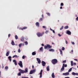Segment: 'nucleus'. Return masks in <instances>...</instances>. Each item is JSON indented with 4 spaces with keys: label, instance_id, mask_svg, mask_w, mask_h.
Instances as JSON below:
<instances>
[{
    "label": "nucleus",
    "instance_id": "obj_5",
    "mask_svg": "<svg viewBox=\"0 0 78 78\" xmlns=\"http://www.w3.org/2000/svg\"><path fill=\"white\" fill-rule=\"evenodd\" d=\"M17 28L19 29V30H25V29H27V27H24L23 28H21L19 27V26Z\"/></svg>",
    "mask_w": 78,
    "mask_h": 78
},
{
    "label": "nucleus",
    "instance_id": "obj_1",
    "mask_svg": "<svg viewBox=\"0 0 78 78\" xmlns=\"http://www.w3.org/2000/svg\"><path fill=\"white\" fill-rule=\"evenodd\" d=\"M52 63L53 64H56L58 62V60L56 59H53L52 60Z\"/></svg>",
    "mask_w": 78,
    "mask_h": 78
},
{
    "label": "nucleus",
    "instance_id": "obj_40",
    "mask_svg": "<svg viewBox=\"0 0 78 78\" xmlns=\"http://www.w3.org/2000/svg\"><path fill=\"white\" fill-rule=\"evenodd\" d=\"M60 6H64V4L63 3H61V4H60Z\"/></svg>",
    "mask_w": 78,
    "mask_h": 78
},
{
    "label": "nucleus",
    "instance_id": "obj_64",
    "mask_svg": "<svg viewBox=\"0 0 78 78\" xmlns=\"http://www.w3.org/2000/svg\"><path fill=\"white\" fill-rule=\"evenodd\" d=\"M22 78H25V77H22Z\"/></svg>",
    "mask_w": 78,
    "mask_h": 78
},
{
    "label": "nucleus",
    "instance_id": "obj_27",
    "mask_svg": "<svg viewBox=\"0 0 78 78\" xmlns=\"http://www.w3.org/2000/svg\"><path fill=\"white\" fill-rule=\"evenodd\" d=\"M71 66H73V61H71Z\"/></svg>",
    "mask_w": 78,
    "mask_h": 78
},
{
    "label": "nucleus",
    "instance_id": "obj_30",
    "mask_svg": "<svg viewBox=\"0 0 78 78\" xmlns=\"http://www.w3.org/2000/svg\"><path fill=\"white\" fill-rule=\"evenodd\" d=\"M21 41H24V38L23 37H22L21 39Z\"/></svg>",
    "mask_w": 78,
    "mask_h": 78
},
{
    "label": "nucleus",
    "instance_id": "obj_44",
    "mask_svg": "<svg viewBox=\"0 0 78 78\" xmlns=\"http://www.w3.org/2000/svg\"><path fill=\"white\" fill-rule=\"evenodd\" d=\"M62 50H65V48H64V47H63L62 48Z\"/></svg>",
    "mask_w": 78,
    "mask_h": 78
},
{
    "label": "nucleus",
    "instance_id": "obj_6",
    "mask_svg": "<svg viewBox=\"0 0 78 78\" xmlns=\"http://www.w3.org/2000/svg\"><path fill=\"white\" fill-rule=\"evenodd\" d=\"M19 71H20V72L21 73H25V70L21 69H19Z\"/></svg>",
    "mask_w": 78,
    "mask_h": 78
},
{
    "label": "nucleus",
    "instance_id": "obj_58",
    "mask_svg": "<svg viewBox=\"0 0 78 78\" xmlns=\"http://www.w3.org/2000/svg\"><path fill=\"white\" fill-rule=\"evenodd\" d=\"M42 17H43V18H44V15H42Z\"/></svg>",
    "mask_w": 78,
    "mask_h": 78
},
{
    "label": "nucleus",
    "instance_id": "obj_35",
    "mask_svg": "<svg viewBox=\"0 0 78 78\" xmlns=\"http://www.w3.org/2000/svg\"><path fill=\"white\" fill-rule=\"evenodd\" d=\"M69 28V26H67L64 27V28L65 29H67V28Z\"/></svg>",
    "mask_w": 78,
    "mask_h": 78
},
{
    "label": "nucleus",
    "instance_id": "obj_45",
    "mask_svg": "<svg viewBox=\"0 0 78 78\" xmlns=\"http://www.w3.org/2000/svg\"><path fill=\"white\" fill-rule=\"evenodd\" d=\"M48 30H46L45 32L46 34H48Z\"/></svg>",
    "mask_w": 78,
    "mask_h": 78
},
{
    "label": "nucleus",
    "instance_id": "obj_2",
    "mask_svg": "<svg viewBox=\"0 0 78 78\" xmlns=\"http://www.w3.org/2000/svg\"><path fill=\"white\" fill-rule=\"evenodd\" d=\"M44 34V32H43L42 34L40 32H38L37 34L38 36V37H41L42 36H43V34Z\"/></svg>",
    "mask_w": 78,
    "mask_h": 78
},
{
    "label": "nucleus",
    "instance_id": "obj_13",
    "mask_svg": "<svg viewBox=\"0 0 78 78\" xmlns=\"http://www.w3.org/2000/svg\"><path fill=\"white\" fill-rule=\"evenodd\" d=\"M42 63L43 66H45V65L46 64V63H45V62H44V61H42Z\"/></svg>",
    "mask_w": 78,
    "mask_h": 78
},
{
    "label": "nucleus",
    "instance_id": "obj_28",
    "mask_svg": "<svg viewBox=\"0 0 78 78\" xmlns=\"http://www.w3.org/2000/svg\"><path fill=\"white\" fill-rule=\"evenodd\" d=\"M11 44L12 45H15V44L14 43V41H12Z\"/></svg>",
    "mask_w": 78,
    "mask_h": 78
},
{
    "label": "nucleus",
    "instance_id": "obj_55",
    "mask_svg": "<svg viewBox=\"0 0 78 78\" xmlns=\"http://www.w3.org/2000/svg\"><path fill=\"white\" fill-rule=\"evenodd\" d=\"M34 66L33 65L32 66V69H34Z\"/></svg>",
    "mask_w": 78,
    "mask_h": 78
},
{
    "label": "nucleus",
    "instance_id": "obj_23",
    "mask_svg": "<svg viewBox=\"0 0 78 78\" xmlns=\"http://www.w3.org/2000/svg\"><path fill=\"white\" fill-rule=\"evenodd\" d=\"M40 50L41 51H44V50H43V47H41L40 48Z\"/></svg>",
    "mask_w": 78,
    "mask_h": 78
},
{
    "label": "nucleus",
    "instance_id": "obj_8",
    "mask_svg": "<svg viewBox=\"0 0 78 78\" xmlns=\"http://www.w3.org/2000/svg\"><path fill=\"white\" fill-rule=\"evenodd\" d=\"M42 71H43V70H41V72L40 73V78H42Z\"/></svg>",
    "mask_w": 78,
    "mask_h": 78
},
{
    "label": "nucleus",
    "instance_id": "obj_42",
    "mask_svg": "<svg viewBox=\"0 0 78 78\" xmlns=\"http://www.w3.org/2000/svg\"><path fill=\"white\" fill-rule=\"evenodd\" d=\"M44 48L45 49H46V48H47V46L45 45L44 46Z\"/></svg>",
    "mask_w": 78,
    "mask_h": 78
},
{
    "label": "nucleus",
    "instance_id": "obj_33",
    "mask_svg": "<svg viewBox=\"0 0 78 78\" xmlns=\"http://www.w3.org/2000/svg\"><path fill=\"white\" fill-rule=\"evenodd\" d=\"M64 65V67H67V64H63V66Z\"/></svg>",
    "mask_w": 78,
    "mask_h": 78
},
{
    "label": "nucleus",
    "instance_id": "obj_14",
    "mask_svg": "<svg viewBox=\"0 0 78 78\" xmlns=\"http://www.w3.org/2000/svg\"><path fill=\"white\" fill-rule=\"evenodd\" d=\"M10 52L9 51H8L7 52L6 54V56H9V55Z\"/></svg>",
    "mask_w": 78,
    "mask_h": 78
},
{
    "label": "nucleus",
    "instance_id": "obj_3",
    "mask_svg": "<svg viewBox=\"0 0 78 78\" xmlns=\"http://www.w3.org/2000/svg\"><path fill=\"white\" fill-rule=\"evenodd\" d=\"M36 69H35L33 70H31L30 71L29 74H33V73H35L36 72Z\"/></svg>",
    "mask_w": 78,
    "mask_h": 78
},
{
    "label": "nucleus",
    "instance_id": "obj_36",
    "mask_svg": "<svg viewBox=\"0 0 78 78\" xmlns=\"http://www.w3.org/2000/svg\"><path fill=\"white\" fill-rule=\"evenodd\" d=\"M15 37L16 39H18V37L17 35H15Z\"/></svg>",
    "mask_w": 78,
    "mask_h": 78
},
{
    "label": "nucleus",
    "instance_id": "obj_25",
    "mask_svg": "<svg viewBox=\"0 0 78 78\" xmlns=\"http://www.w3.org/2000/svg\"><path fill=\"white\" fill-rule=\"evenodd\" d=\"M5 71H7V70H8V66H5Z\"/></svg>",
    "mask_w": 78,
    "mask_h": 78
},
{
    "label": "nucleus",
    "instance_id": "obj_16",
    "mask_svg": "<svg viewBox=\"0 0 78 78\" xmlns=\"http://www.w3.org/2000/svg\"><path fill=\"white\" fill-rule=\"evenodd\" d=\"M67 33L68 34H69V35H70V34H71V32H70L69 30H67Z\"/></svg>",
    "mask_w": 78,
    "mask_h": 78
},
{
    "label": "nucleus",
    "instance_id": "obj_34",
    "mask_svg": "<svg viewBox=\"0 0 78 78\" xmlns=\"http://www.w3.org/2000/svg\"><path fill=\"white\" fill-rule=\"evenodd\" d=\"M17 75L18 76H21V73L20 72L19 73H18L17 74Z\"/></svg>",
    "mask_w": 78,
    "mask_h": 78
},
{
    "label": "nucleus",
    "instance_id": "obj_20",
    "mask_svg": "<svg viewBox=\"0 0 78 78\" xmlns=\"http://www.w3.org/2000/svg\"><path fill=\"white\" fill-rule=\"evenodd\" d=\"M36 51L33 52L32 53V55H33V56L34 55H36Z\"/></svg>",
    "mask_w": 78,
    "mask_h": 78
},
{
    "label": "nucleus",
    "instance_id": "obj_32",
    "mask_svg": "<svg viewBox=\"0 0 78 78\" xmlns=\"http://www.w3.org/2000/svg\"><path fill=\"white\" fill-rule=\"evenodd\" d=\"M50 30L52 31L53 33H54V34L55 33V30H52L51 28H50Z\"/></svg>",
    "mask_w": 78,
    "mask_h": 78
},
{
    "label": "nucleus",
    "instance_id": "obj_31",
    "mask_svg": "<svg viewBox=\"0 0 78 78\" xmlns=\"http://www.w3.org/2000/svg\"><path fill=\"white\" fill-rule=\"evenodd\" d=\"M73 67H72L70 69H69L68 71V72H70L72 71Z\"/></svg>",
    "mask_w": 78,
    "mask_h": 78
},
{
    "label": "nucleus",
    "instance_id": "obj_19",
    "mask_svg": "<svg viewBox=\"0 0 78 78\" xmlns=\"http://www.w3.org/2000/svg\"><path fill=\"white\" fill-rule=\"evenodd\" d=\"M51 76L53 78H55V74H54V73H53L51 74Z\"/></svg>",
    "mask_w": 78,
    "mask_h": 78
},
{
    "label": "nucleus",
    "instance_id": "obj_39",
    "mask_svg": "<svg viewBox=\"0 0 78 78\" xmlns=\"http://www.w3.org/2000/svg\"><path fill=\"white\" fill-rule=\"evenodd\" d=\"M64 28V26H62V27L60 29V30H62L63 29V28Z\"/></svg>",
    "mask_w": 78,
    "mask_h": 78
},
{
    "label": "nucleus",
    "instance_id": "obj_61",
    "mask_svg": "<svg viewBox=\"0 0 78 78\" xmlns=\"http://www.w3.org/2000/svg\"><path fill=\"white\" fill-rule=\"evenodd\" d=\"M74 65L75 66V65H76V63H74Z\"/></svg>",
    "mask_w": 78,
    "mask_h": 78
},
{
    "label": "nucleus",
    "instance_id": "obj_50",
    "mask_svg": "<svg viewBox=\"0 0 78 78\" xmlns=\"http://www.w3.org/2000/svg\"><path fill=\"white\" fill-rule=\"evenodd\" d=\"M66 44H68V41H66Z\"/></svg>",
    "mask_w": 78,
    "mask_h": 78
},
{
    "label": "nucleus",
    "instance_id": "obj_63",
    "mask_svg": "<svg viewBox=\"0 0 78 78\" xmlns=\"http://www.w3.org/2000/svg\"><path fill=\"white\" fill-rule=\"evenodd\" d=\"M52 45H54V43L52 42Z\"/></svg>",
    "mask_w": 78,
    "mask_h": 78
},
{
    "label": "nucleus",
    "instance_id": "obj_12",
    "mask_svg": "<svg viewBox=\"0 0 78 78\" xmlns=\"http://www.w3.org/2000/svg\"><path fill=\"white\" fill-rule=\"evenodd\" d=\"M28 68H26L25 69V70H24V72L25 73H27L28 72Z\"/></svg>",
    "mask_w": 78,
    "mask_h": 78
},
{
    "label": "nucleus",
    "instance_id": "obj_62",
    "mask_svg": "<svg viewBox=\"0 0 78 78\" xmlns=\"http://www.w3.org/2000/svg\"><path fill=\"white\" fill-rule=\"evenodd\" d=\"M65 78H70V77H65Z\"/></svg>",
    "mask_w": 78,
    "mask_h": 78
},
{
    "label": "nucleus",
    "instance_id": "obj_56",
    "mask_svg": "<svg viewBox=\"0 0 78 78\" xmlns=\"http://www.w3.org/2000/svg\"><path fill=\"white\" fill-rule=\"evenodd\" d=\"M74 60H75V61H77V59H74Z\"/></svg>",
    "mask_w": 78,
    "mask_h": 78
},
{
    "label": "nucleus",
    "instance_id": "obj_46",
    "mask_svg": "<svg viewBox=\"0 0 78 78\" xmlns=\"http://www.w3.org/2000/svg\"><path fill=\"white\" fill-rule=\"evenodd\" d=\"M58 36H59V37H61V36H62V35H61L59 34H58Z\"/></svg>",
    "mask_w": 78,
    "mask_h": 78
},
{
    "label": "nucleus",
    "instance_id": "obj_43",
    "mask_svg": "<svg viewBox=\"0 0 78 78\" xmlns=\"http://www.w3.org/2000/svg\"><path fill=\"white\" fill-rule=\"evenodd\" d=\"M46 14H47L48 15V16H50V14L49 13H47Z\"/></svg>",
    "mask_w": 78,
    "mask_h": 78
},
{
    "label": "nucleus",
    "instance_id": "obj_49",
    "mask_svg": "<svg viewBox=\"0 0 78 78\" xmlns=\"http://www.w3.org/2000/svg\"><path fill=\"white\" fill-rule=\"evenodd\" d=\"M71 43L72 44H73V45L75 44V43H74V42H72Z\"/></svg>",
    "mask_w": 78,
    "mask_h": 78
},
{
    "label": "nucleus",
    "instance_id": "obj_21",
    "mask_svg": "<svg viewBox=\"0 0 78 78\" xmlns=\"http://www.w3.org/2000/svg\"><path fill=\"white\" fill-rule=\"evenodd\" d=\"M49 51H53L54 52L55 51V50L53 49H51L49 50Z\"/></svg>",
    "mask_w": 78,
    "mask_h": 78
},
{
    "label": "nucleus",
    "instance_id": "obj_47",
    "mask_svg": "<svg viewBox=\"0 0 78 78\" xmlns=\"http://www.w3.org/2000/svg\"><path fill=\"white\" fill-rule=\"evenodd\" d=\"M26 45H28V42H27V41H26L25 42Z\"/></svg>",
    "mask_w": 78,
    "mask_h": 78
},
{
    "label": "nucleus",
    "instance_id": "obj_54",
    "mask_svg": "<svg viewBox=\"0 0 78 78\" xmlns=\"http://www.w3.org/2000/svg\"><path fill=\"white\" fill-rule=\"evenodd\" d=\"M40 20H43V19H42V18H40Z\"/></svg>",
    "mask_w": 78,
    "mask_h": 78
},
{
    "label": "nucleus",
    "instance_id": "obj_52",
    "mask_svg": "<svg viewBox=\"0 0 78 78\" xmlns=\"http://www.w3.org/2000/svg\"><path fill=\"white\" fill-rule=\"evenodd\" d=\"M76 20H77V21H78V17H77L76 18Z\"/></svg>",
    "mask_w": 78,
    "mask_h": 78
},
{
    "label": "nucleus",
    "instance_id": "obj_26",
    "mask_svg": "<svg viewBox=\"0 0 78 78\" xmlns=\"http://www.w3.org/2000/svg\"><path fill=\"white\" fill-rule=\"evenodd\" d=\"M59 51L60 52V54L62 55V50H61V49H59Z\"/></svg>",
    "mask_w": 78,
    "mask_h": 78
},
{
    "label": "nucleus",
    "instance_id": "obj_11",
    "mask_svg": "<svg viewBox=\"0 0 78 78\" xmlns=\"http://www.w3.org/2000/svg\"><path fill=\"white\" fill-rule=\"evenodd\" d=\"M35 25L37 27H39V23L38 22H37L35 23Z\"/></svg>",
    "mask_w": 78,
    "mask_h": 78
},
{
    "label": "nucleus",
    "instance_id": "obj_48",
    "mask_svg": "<svg viewBox=\"0 0 78 78\" xmlns=\"http://www.w3.org/2000/svg\"><path fill=\"white\" fill-rule=\"evenodd\" d=\"M66 60H65L63 62V63H66Z\"/></svg>",
    "mask_w": 78,
    "mask_h": 78
},
{
    "label": "nucleus",
    "instance_id": "obj_38",
    "mask_svg": "<svg viewBox=\"0 0 78 78\" xmlns=\"http://www.w3.org/2000/svg\"><path fill=\"white\" fill-rule=\"evenodd\" d=\"M20 48L18 50V53H20V51H21L20 50Z\"/></svg>",
    "mask_w": 78,
    "mask_h": 78
},
{
    "label": "nucleus",
    "instance_id": "obj_17",
    "mask_svg": "<svg viewBox=\"0 0 78 78\" xmlns=\"http://www.w3.org/2000/svg\"><path fill=\"white\" fill-rule=\"evenodd\" d=\"M22 45H23V46H24V44H22V43H20V44H19V46L20 48V47H21Z\"/></svg>",
    "mask_w": 78,
    "mask_h": 78
},
{
    "label": "nucleus",
    "instance_id": "obj_7",
    "mask_svg": "<svg viewBox=\"0 0 78 78\" xmlns=\"http://www.w3.org/2000/svg\"><path fill=\"white\" fill-rule=\"evenodd\" d=\"M69 75V72H67L66 73H63L62 74L63 75H65V76H67V75Z\"/></svg>",
    "mask_w": 78,
    "mask_h": 78
},
{
    "label": "nucleus",
    "instance_id": "obj_37",
    "mask_svg": "<svg viewBox=\"0 0 78 78\" xmlns=\"http://www.w3.org/2000/svg\"><path fill=\"white\" fill-rule=\"evenodd\" d=\"M76 73L73 72L72 73V74L73 75H75Z\"/></svg>",
    "mask_w": 78,
    "mask_h": 78
},
{
    "label": "nucleus",
    "instance_id": "obj_59",
    "mask_svg": "<svg viewBox=\"0 0 78 78\" xmlns=\"http://www.w3.org/2000/svg\"><path fill=\"white\" fill-rule=\"evenodd\" d=\"M41 45H42V46H44V44H41Z\"/></svg>",
    "mask_w": 78,
    "mask_h": 78
},
{
    "label": "nucleus",
    "instance_id": "obj_29",
    "mask_svg": "<svg viewBox=\"0 0 78 78\" xmlns=\"http://www.w3.org/2000/svg\"><path fill=\"white\" fill-rule=\"evenodd\" d=\"M14 57L16 58H18V56H17V55H14L13 56H12V58H14Z\"/></svg>",
    "mask_w": 78,
    "mask_h": 78
},
{
    "label": "nucleus",
    "instance_id": "obj_53",
    "mask_svg": "<svg viewBox=\"0 0 78 78\" xmlns=\"http://www.w3.org/2000/svg\"><path fill=\"white\" fill-rule=\"evenodd\" d=\"M75 75H77V76H78V73H76Z\"/></svg>",
    "mask_w": 78,
    "mask_h": 78
},
{
    "label": "nucleus",
    "instance_id": "obj_57",
    "mask_svg": "<svg viewBox=\"0 0 78 78\" xmlns=\"http://www.w3.org/2000/svg\"><path fill=\"white\" fill-rule=\"evenodd\" d=\"M43 28H45V26H43Z\"/></svg>",
    "mask_w": 78,
    "mask_h": 78
},
{
    "label": "nucleus",
    "instance_id": "obj_41",
    "mask_svg": "<svg viewBox=\"0 0 78 78\" xmlns=\"http://www.w3.org/2000/svg\"><path fill=\"white\" fill-rule=\"evenodd\" d=\"M22 58L23 59H24V58H26V56H25V55H23L22 56Z\"/></svg>",
    "mask_w": 78,
    "mask_h": 78
},
{
    "label": "nucleus",
    "instance_id": "obj_18",
    "mask_svg": "<svg viewBox=\"0 0 78 78\" xmlns=\"http://www.w3.org/2000/svg\"><path fill=\"white\" fill-rule=\"evenodd\" d=\"M64 65L62 66V67L61 69L62 71H64Z\"/></svg>",
    "mask_w": 78,
    "mask_h": 78
},
{
    "label": "nucleus",
    "instance_id": "obj_60",
    "mask_svg": "<svg viewBox=\"0 0 78 78\" xmlns=\"http://www.w3.org/2000/svg\"><path fill=\"white\" fill-rule=\"evenodd\" d=\"M62 8V6L60 7V9H61Z\"/></svg>",
    "mask_w": 78,
    "mask_h": 78
},
{
    "label": "nucleus",
    "instance_id": "obj_24",
    "mask_svg": "<svg viewBox=\"0 0 78 78\" xmlns=\"http://www.w3.org/2000/svg\"><path fill=\"white\" fill-rule=\"evenodd\" d=\"M8 59H9V61L11 62L12 59H11V57L9 56L8 57Z\"/></svg>",
    "mask_w": 78,
    "mask_h": 78
},
{
    "label": "nucleus",
    "instance_id": "obj_15",
    "mask_svg": "<svg viewBox=\"0 0 78 78\" xmlns=\"http://www.w3.org/2000/svg\"><path fill=\"white\" fill-rule=\"evenodd\" d=\"M47 47L48 48H51L52 47L49 44H47Z\"/></svg>",
    "mask_w": 78,
    "mask_h": 78
},
{
    "label": "nucleus",
    "instance_id": "obj_10",
    "mask_svg": "<svg viewBox=\"0 0 78 78\" xmlns=\"http://www.w3.org/2000/svg\"><path fill=\"white\" fill-rule=\"evenodd\" d=\"M13 62H14V64L15 66H17V62L16 60H13Z\"/></svg>",
    "mask_w": 78,
    "mask_h": 78
},
{
    "label": "nucleus",
    "instance_id": "obj_9",
    "mask_svg": "<svg viewBox=\"0 0 78 78\" xmlns=\"http://www.w3.org/2000/svg\"><path fill=\"white\" fill-rule=\"evenodd\" d=\"M36 59H37V61L38 64H41V60L40 59L38 58H37Z\"/></svg>",
    "mask_w": 78,
    "mask_h": 78
},
{
    "label": "nucleus",
    "instance_id": "obj_22",
    "mask_svg": "<svg viewBox=\"0 0 78 78\" xmlns=\"http://www.w3.org/2000/svg\"><path fill=\"white\" fill-rule=\"evenodd\" d=\"M46 69L47 71H49V70H50V69L49 68V66H48L47 67Z\"/></svg>",
    "mask_w": 78,
    "mask_h": 78
},
{
    "label": "nucleus",
    "instance_id": "obj_4",
    "mask_svg": "<svg viewBox=\"0 0 78 78\" xmlns=\"http://www.w3.org/2000/svg\"><path fill=\"white\" fill-rule=\"evenodd\" d=\"M18 64L20 67L21 68H23V64H22V61H20V62L18 63Z\"/></svg>",
    "mask_w": 78,
    "mask_h": 78
},
{
    "label": "nucleus",
    "instance_id": "obj_51",
    "mask_svg": "<svg viewBox=\"0 0 78 78\" xmlns=\"http://www.w3.org/2000/svg\"><path fill=\"white\" fill-rule=\"evenodd\" d=\"M10 36H11V34H9V35H8L9 37H10Z\"/></svg>",
    "mask_w": 78,
    "mask_h": 78
}]
</instances>
